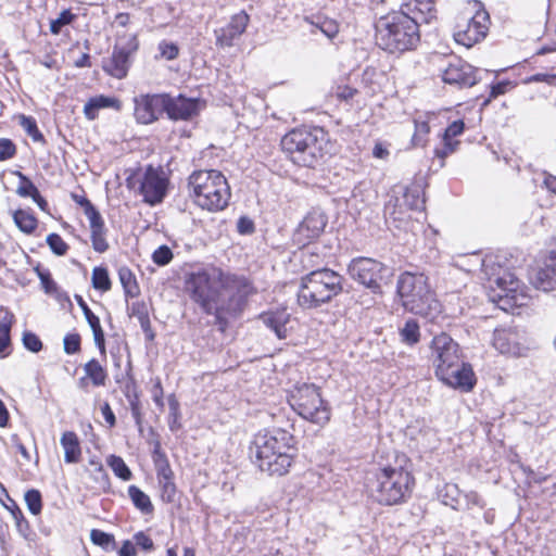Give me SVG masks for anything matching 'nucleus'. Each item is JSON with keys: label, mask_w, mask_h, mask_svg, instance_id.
Returning <instances> with one entry per match:
<instances>
[{"label": "nucleus", "mask_w": 556, "mask_h": 556, "mask_svg": "<svg viewBox=\"0 0 556 556\" xmlns=\"http://www.w3.org/2000/svg\"><path fill=\"white\" fill-rule=\"evenodd\" d=\"M293 435L280 428L264 429L255 434L251 453L261 471L269 476L286 475L294 456Z\"/></svg>", "instance_id": "nucleus-1"}, {"label": "nucleus", "mask_w": 556, "mask_h": 556, "mask_svg": "<svg viewBox=\"0 0 556 556\" xmlns=\"http://www.w3.org/2000/svg\"><path fill=\"white\" fill-rule=\"evenodd\" d=\"M404 455L395 456L393 462L379 463L369 489L375 500L382 505H396L409 497L414 477L405 468Z\"/></svg>", "instance_id": "nucleus-2"}, {"label": "nucleus", "mask_w": 556, "mask_h": 556, "mask_svg": "<svg viewBox=\"0 0 556 556\" xmlns=\"http://www.w3.org/2000/svg\"><path fill=\"white\" fill-rule=\"evenodd\" d=\"M376 43L390 53H402L417 47L419 27L401 10L381 16L375 24Z\"/></svg>", "instance_id": "nucleus-3"}, {"label": "nucleus", "mask_w": 556, "mask_h": 556, "mask_svg": "<svg viewBox=\"0 0 556 556\" xmlns=\"http://www.w3.org/2000/svg\"><path fill=\"white\" fill-rule=\"evenodd\" d=\"M188 188L193 202L210 212L223 211L231 197L226 177L216 169L193 172L188 178Z\"/></svg>", "instance_id": "nucleus-4"}, {"label": "nucleus", "mask_w": 556, "mask_h": 556, "mask_svg": "<svg viewBox=\"0 0 556 556\" xmlns=\"http://www.w3.org/2000/svg\"><path fill=\"white\" fill-rule=\"evenodd\" d=\"M402 305L408 312L433 320L441 313V305L435 299L424 274L405 271L400 275L396 285Z\"/></svg>", "instance_id": "nucleus-5"}, {"label": "nucleus", "mask_w": 556, "mask_h": 556, "mask_svg": "<svg viewBox=\"0 0 556 556\" xmlns=\"http://www.w3.org/2000/svg\"><path fill=\"white\" fill-rule=\"evenodd\" d=\"M222 269L215 266L201 268L187 275L185 289L190 299L195 302L204 313L215 315L223 319Z\"/></svg>", "instance_id": "nucleus-6"}, {"label": "nucleus", "mask_w": 556, "mask_h": 556, "mask_svg": "<svg viewBox=\"0 0 556 556\" xmlns=\"http://www.w3.org/2000/svg\"><path fill=\"white\" fill-rule=\"evenodd\" d=\"M343 277L329 268L313 270L301 278L298 303L303 308H316L341 293Z\"/></svg>", "instance_id": "nucleus-7"}, {"label": "nucleus", "mask_w": 556, "mask_h": 556, "mask_svg": "<svg viewBox=\"0 0 556 556\" xmlns=\"http://www.w3.org/2000/svg\"><path fill=\"white\" fill-rule=\"evenodd\" d=\"M325 144L326 135L320 128H296L281 139V148L292 162L306 167H314L323 160Z\"/></svg>", "instance_id": "nucleus-8"}, {"label": "nucleus", "mask_w": 556, "mask_h": 556, "mask_svg": "<svg viewBox=\"0 0 556 556\" xmlns=\"http://www.w3.org/2000/svg\"><path fill=\"white\" fill-rule=\"evenodd\" d=\"M289 403L292 409L303 419L325 426L331 417V407L323 399L320 388L313 383L295 386L289 395Z\"/></svg>", "instance_id": "nucleus-9"}, {"label": "nucleus", "mask_w": 556, "mask_h": 556, "mask_svg": "<svg viewBox=\"0 0 556 556\" xmlns=\"http://www.w3.org/2000/svg\"><path fill=\"white\" fill-rule=\"evenodd\" d=\"M490 300L503 311L526 306L530 300L528 288L515 276L503 270L489 277Z\"/></svg>", "instance_id": "nucleus-10"}, {"label": "nucleus", "mask_w": 556, "mask_h": 556, "mask_svg": "<svg viewBox=\"0 0 556 556\" xmlns=\"http://www.w3.org/2000/svg\"><path fill=\"white\" fill-rule=\"evenodd\" d=\"M126 182L129 189L137 190L142 195L143 201L150 205L161 203L166 195L168 187V178L163 169L151 165L147 166L138 178L130 177Z\"/></svg>", "instance_id": "nucleus-11"}, {"label": "nucleus", "mask_w": 556, "mask_h": 556, "mask_svg": "<svg viewBox=\"0 0 556 556\" xmlns=\"http://www.w3.org/2000/svg\"><path fill=\"white\" fill-rule=\"evenodd\" d=\"M220 293L223 316L235 315L240 312L247 298L254 293V288L244 276H238L222 270Z\"/></svg>", "instance_id": "nucleus-12"}, {"label": "nucleus", "mask_w": 556, "mask_h": 556, "mask_svg": "<svg viewBox=\"0 0 556 556\" xmlns=\"http://www.w3.org/2000/svg\"><path fill=\"white\" fill-rule=\"evenodd\" d=\"M348 271L354 280H357L374 293H380L381 282L390 275L389 267L367 257L354 258L350 263Z\"/></svg>", "instance_id": "nucleus-13"}, {"label": "nucleus", "mask_w": 556, "mask_h": 556, "mask_svg": "<svg viewBox=\"0 0 556 556\" xmlns=\"http://www.w3.org/2000/svg\"><path fill=\"white\" fill-rule=\"evenodd\" d=\"M430 350L435 375L442 372L444 369H447L462 359L458 343L445 332H442L432 339Z\"/></svg>", "instance_id": "nucleus-14"}, {"label": "nucleus", "mask_w": 556, "mask_h": 556, "mask_svg": "<svg viewBox=\"0 0 556 556\" xmlns=\"http://www.w3.org/2000/svg\"><path fill=\"white\" fill-rule=\"evenodd\" d=\"M425 206V198L419 185H412L403 190L402 197L390 199L384 206L386 215L393 220H403L408 210H422Z\"/></svg>", "instance_id": "nucleus-15"}, {"label": "nucleus", "mask_w": 556, "mask_h": 556, "mask_svg": "<svg viewBox=\"0 0 556 556\" xmlns=\"http://www.w3.org/2000/svg\"><path fill=\"white\" fill-rule=\"evenodd\" d=\"M477 70L464 60L452 56L447 65L441 70V76L445 84L459 88L472 87L477 84Z\"/></svg>", "instance_id": "nucleus-16"}, {"label": "nucleus", "mask_w": 556, "mask_h": 556, "mask_svg": "<svg viewBox=\"0 0 556 556\" xmlns=\"http://www.w3.org/2000/svg\"><path fill=\"white\" fill-rule=\"evenodd\" d=\"M489 14L486 11H477L476 14L466 22L463 27L457 25V30L454 34L455 40L465 46L471 47L479 42L486 36Z\"/></svg>", "instance_id": "nucleus-17"}, {"label": "nucleus", "mask_w": 556, "mask_h": 556, "mask_svg": "<svg viewBox=\"0 0 556 556\" xmlns=\"http://www.w3.org/2000/svg\"><path fill=\"white\" fill-rule=\"evenodd\" d=\"M435 376L444 384L463 392L471 391L476 384V377L471 366L463 362V359Z\"/></svg>", "instance_id": "nucleus-18"}, {"label": "nucleus", "mask_w": 556, "mask_h": 556, "mask_svg": "<svg viewBox=\"0 0 556 556\" xmlns=\"http://www.w3.org/2000/svg\"><path fill=\"white\" fill-rule=\"evenodd\" d=\"M204 103L197 98L182 94L170 97L165 93V112L172 121H190L203 109Z\"/></svg>", "instance_id": "nucleus-19"}, {"label": "nucleus", "mask_w": 556, "mask_h": 556, "mask_svg": "<svg viewBox=\"0 0 556 556\" xmlns=\"http://www.w3.org/2000/svg\"><path fill=\"white\" fill-rule=\"evenodd\" d=\"M135 118L142 125L152 124L165 112V93L140 94L134 99Z\"/></svg>", "instance_id": "nucleus-20"}, {"label": "nucleus", "mask_w": 556, "mask_h": 556, "mask_svg": "<svg viewBox=\"0 0 556 556\" xmlns=\"http://www.w3.org/2000/svg\"><path fill=\"white\" fill-rule=\"evenodd\" d=\"M493 346L502 354L522 356L527 350L523 334L517 328L494 330Z\"/></svg>", "instance_id": "nucleus-21"}, {"label": "nucleus", "mask_w": 556, "mask_h": 556, "mask_svg": "<svg viewBox=\"0 0 556 556\" xmlns=\"http://www.w3.org/2000/svg\"><path fill=\"white\" fill-rule=\"evenodd\" d=\"M530 279L535 289L545 292L556 289V250H551L538 264Z\"/></svg>", "instance_id": "nucleus-22"}, {"label": "nucleus", "mask_w": 556, "mask_h": 556, "mask_svg": "<svg viewBox=\"0 0 556 556\" xmlns=\"http://www.w3.org/2000/svg\"><path fill=\"white\" fill-rule=\"evenodd\" d=\"M135 50V46L115 45L112 55L103 62L104 72L117 79L125 78L131 65V55Z\"/></svg>", "instance_id": "nucleus-23"}, {"label": "nucleus", "mask_w": 556, "mask_h": 556, "mask_svg": "<svg viewBox=\"0 0 556 556\" xmlns=\"http://www.w3.org/2000/svg\"><path fill=\"white\" fill-rule=\"evenodd\" d=\"M249 20L244 11L233 14L227 25L215 30L216 45L223 48L231 47L233 41L244 33Z\"/></svg>", "instance_id": "nucleus-24"}, {"label": "nucleus", "mask_w": 556, "mask_h": 556, "mask_svg": "<svg viewBox=\"0 0 556 556\" xmlns=\"http://www.w3.org/2000/svg\"><path fill=\"white\" fill-rule=\"evenodd\" d=\"M400 10L410 16L418 27L422 23H430L437 16L434 0H402Z\"/></svg>", "instance_id": "nucleus-25"}, {"label": "nucleus", "mask_w": 556, "mask_h": 556, "mask_svg": "<svg viewBox=\"0 0 556 556\" xmlns=\"http://www.w3.org/2000/svg\"><path fill=\"white\" fill-rule=\"evenodd\" d=\"M327 219L324 214L312 212L307 214L298 227V236L312 240L317 238L325 229Z\"/></svg>", "instance_id": "nucleus-26"}, {"label": "nucleus", "mask_w": 556, "mask_h": 556, "mask_svg": "<svg viewBox=\"0 0 556 556\" xmlns=\"http://www.w3.org/2000/svg\"><path fill=\"white\" fill-rule=\"evenodd\" d=\"M265 326L270 328L279 339L287 338V325L290 321V314L286 308L266 312L260 315Z\"/></svg>", "instance_id": "nucleus-27"}, {"label": "nucleus", "mask_w": 556, "mask_h": 556, "mask_svg": "<svg viewBox=\"0 0 556 556\" xmlns=\"http://www.w3.org/2000/svg\"><path fill=\"white\" fill-rule=\"evenodd\" d=\"M90 226V239L92 248L98 253H104L109 249L106 241V228L100 213L88 218Z\"/></svg>", "instance_id": "nucleus-28"}, {"label": "nucleus", "mask_w": 556, "mask_h": 556, "mask_svg": "<svg viewBox=\"0 0 556 556\" xmlns=\"http://www.w3.org/2000/svg\"><path fill=\"white\" fill-rule=\"evenodd\" d=\"M464 122L460 119L454 121L451 125H448L443 135V148L435 150V155L438 157L444 159L456 150L459 141H454L453 138L460 135L464 131Z\"/></svg>", "instance_id": "nucleus-29"}, {"label": "nucleus", "mask_w": 556, "mask_h": 556, "mask_svg": "<svg viewBox=\"0 0 556 556\" xmlns=\"http://www.w3.org/2000/svg\"><path fill=\"white\" fill-rule=\"evenodd\" d=\"M157 480L162 500L166 503H173L176 498L177 489L173 481V471L167 463L159 467Z\"/></svg>", "instance_id": "nucleus-30"}, {"label": "nucleus", "mask_w": 556, "mask_h": 556, "mask_svg": "<svg viewBox=\"0 0 556 556\" xmlns=\"http://www.w3.org/2000/svg\"><path fill=\"white\" fill-rule=\"evenodd\" d=\"M78 303L84 312V315L92 330L93 340L102 355L105 354V338L104 332L100 324V319L96 316L89 306L84 302L81 298L78 299Z\"/></svg>", "instance_id": "nucleus-31"}, {"label": "nucleus", "mask_w": 556, "mask_h": 556, "mask_svg": "<svg viewBox=\"0 0 556 556\" xmlns=\"http://www.w3.org/2000/svg\"><path fill=\"white\" fill-rule=\"evenodd\" d=\"M61 445L64 450V460L67 464L78 463L81 456L80 442L73 431H65L61 437Z\"/></svg>", "instance_id": "nucleus-32"}, {"label": "nucleus", "mask_w": 556, "mask_h": 556, "mask_svg": "<svg viewBox=\"0 0 556 556\" xmlns=\"http://www.w3.org/2000/svg\"><path fill=\"white\" fill-rule=\"evenodd\" d=\"M105 108L119 109V101L116 98L103 94L90 98L84 106V114L87 119L93 121L97 118L99 110Z\"/></svg>", "instance_id": "nucleus-33"}, {"label": "nucleus", "mask_w": 556, "mask_h": 556, "mask_svg": "<svg viewBox=\"0 0 556 556\" xmlns=\"http://www.w3.org/2000/svg\"><path fill=\"white\" fill-rule=\"evenodd\" d=\"M118 278L123 286L125 295L127 298H136L140 294V288L138 286L136 276L126 266H122L118 269Z\"/></svg>", "instance_id": "nucleus-34"}, {"label": "nucleus", "mask_w": 556, "mask_h": 556, "mask_svg": "<svg viewBox=\"0 0 556 556\" xmlns=\"http://www.w3.org/2000/svg\"><path fill=\"white\" fill-rule=\"evenodd\" d=\"M128 495L137 509L142 514L149 515L154 510L153 504L150 497L136 485L128 488Z\"/></svg>", "instance_id": "nucleus-35"}, {"label": "nucleus", "mask_w": 556, "mask_h": 556, "mask_svg": "<svg viewBox=\"0 0 556 556\" xmlns=\"http://www.w3.org/2000/svg\"><path fill=\"white\" fill-rule=\"evenodd\" d=\"M401 341L407 345H414L420 340V327L419 324L409 318L405 321L404 326L400 328Z\"/></svg>", "instance_id": "nucleus-36"}, {"label": "nucleus", "mask_w": 556, "mask_h": 556, "mask_svg": "<svg viewBox=\"0 0 556 556\" xmlns=\"http://www.w3.org/2000/svg\"><path fill=\"white\" fill-rule=\"evenodd\" d=\"M84 370L86 376L91 379L93 386L101 387L105 384L106 371L97 359L92 358L85 364Z\"/></svg>", "instance_id": "nucleus-37"}, {"label": "nucleus", "mask_w": 556, "mask_h": 556, "mask_svg": "<svg viewBox=\"0 0 556 556\" xmlns=\"http://www.w3.org/2000/svg\"><path fill=\"white\" fill-rule=\"evenodd\" d=\"M13 220L16 227L25 232L31 233L37 228V219L36 217L25 210H17L13 214Z\"/></svg>", "instance_id": "nucleus-38"}, {"label": "nucleus", "mask_w": 556, "mask_h": 556, "mask_svg": "<svg viewBox=\"0 0 556 556\" xmlns=\"http://www.w3.org/2000/svg\"><path fill=\"white\" fill-rule=\"evenodd\" d=\"M167 403L169 408L168 427L170 431L175 432L181 428V424L179 421L181 418L180 405L175 394L168 395Z\"/></svg>", "instance_id": "nucleus-39"}, {"label": "nucleus", "mask_w": 556, "mask_h": 556, "mask_svg": "<svg viewBox=\"0 0 556 556\" xmlns=\"http://www.w3.org/2000/svg\"><path fill=\"white\" fill-rule=\"evenodd\" d=\"M91 281L92 287L102 292L109 291L112 287L109 271L105 267H94L92 270Z\"/></svg>", "instance_id": "nucleus-40"}, {"label": "nucleus", "mask_w": 556, "mask_h": 556, "mask_svg": "<svg viewBox=\"0 0 556 556\" xmlns=\"http://www.w3.org/2000/svg\"><path fill=\"white\" fill-rule=\"evenodd\" d=\"M440 496L444 505L458 509L460 490L454 483H446L441 490Z\"/></svg>", "instance_id": "nucleus-41"}, {"label": "nucleus", "mask_w": 556, "mask_h": 556, "mask_svg": "<svg viewBox=\"0 0 556 556\" xmlns=\"http://www.w3.org/2000/svg\"><path fill=\"white\" fill-rule=\"evenodd\" d=\"M87 470L100 485L105 486L109 483L108 473L104 470L103 464L99 458H90L88 462Z\"/></svg>", "instance_id": "nucleus-42"}, {"label": "nucleus", "mask_w": 556, "mask_h": 556, "mask_svg": "<svg viewBox=\"0 0 556 556\" xmlns=\"http://www.w3.org/2000/svg\"><path fill=\"white\" fill-rule=\"evenodd\" d=\"M90 540L93 544L99 545L106 551L115 548L114 535L101 530L92 529L90 531Z\"/></svg>", "instance_id": "nucleus-43"}, {"label": "nucleus", "mask_w": 556, "mask_h": 556, "mask_svg": "<svg viewBox=\"0 0 556 556\" xmlns=\"http://www.w3.org/2000/svg\"><path fill=\"white\" fill-rule=\"evenodd\" d=\"M109 466L112 468L113 472L124 481H128L131 478V471L128 466L125 464L124 459L119 456L111 455L109 457Z\"/></svg>", "instance_id": "nucleus-44"}, {"label": "nucleus", "mask_w": 556, "mask_h": 556, "mask_svg": "<svg viewBox=\"0 0 556 556\" xmlns=\"http://www.w3.org/2000/svg\"><path fill=\"white\" fill-rule=\"evenodd\" d=\"M20 185L17 186L16 193L23 198H34L38 195V189L34 182L22 173H17Z\"/></svg>", "instance_id": "nucleus-45"}, {"label": "nucleus", "mask_w": 556, "mask_h": 556, "mask_svg": "<svg viewBox=\"0 0 556 556\" xmlns=\"http://www.w3.org/2000/svg\"><path fill=\"white\" fill-rule=\"evenodd\" d=\"M24 500L26 502L28 510L33 515H39L42 508V501H41V494L38 490L31 489L28 490L25 495Z\"/></svg>", "instance_id": "nucleus-46"}, {"label": "nucleus", "mask_w": 556, "mask_h": 556, "mask_svg": "<svg viewBox=\"0 0 556 556\" xmlns=\"http://www.w3.org/2000/svg\"><path fill=\"white\" fill-rule=\"evenodd\" d=\"M47 244L49 245V248L51 249V251L59 255V256H62V255H65L67 250H68V245L67 243L62 239V237L58 233H50L48 237H47Z\"/></svg>", "instance_id": "nucleus-47"}, {"label": "nucleus", "mask_w": 556, "mask_h": 556, "mask_svg": "<svg viewBox=\"0 0 556 556\" xmlns=\"http://www.w3.org/2000/svg\"><path fill=\"white\" fill-rule=\"evenodd\" d=\"M41 286L47 294H56L58 293V286L55 281L51 278V275L48 270H40L39 266L35 268Z\"/></svg>", "instance_id": "nucleus-48"}, {"label": "nucleus", "mask_w": 556, "mask_h": 556, "mask_svg": "<svg viewBox=\"0 0 556 556\" xmlns=\"http://www.w3.org/2000/svg\"><path fill=\"white\" fill-rule=\"evenodd\" d=\"M74 18V14L71 11L64 10L60 13L59 17L52 20L50 23V30L52 34L58 35L61 33L63 26L70 24Z\"/></svg>", "instance_id": "nucleus-49"}, {"label": "nucleus", "mask_w": 556, "mask_h": 556, "mask_svg": "<svg viewBox=\"0 0 556 556\" xmlns=\"http://www.w3.org/2000/svg\"><path fill=\"white\" fill-rule=\"evenodd\" d=\"M12 317L13 316H10L9 318L4 317L0 320V353H2L10 344Z\"/></svg>", "instance_id": "nucleus-50"}, {"label": "nucleus", "mask_w": 556, "mask_h": 556, "mask_svg": "<svg viewBox=\"0 0 556 556\" xmlns=\"http://www.w3.org/2000/svg\"><path fill=\"white\" fill-rule=\"evenodd\" d=\"M173 258V252L167 245L159 247L152 254L153 262L159 266L167 265Z\"/></svg>", "instance_id": "nucleus-51"}, {"label": "nucleus", "mask_w": 556, "mask_h": 556, "mask_svg": "<svg viewBox=\"0 0 556 556\" xmlns=\"http://www.w3.org/2000/svg\"><path fill=\"white\" fill-rule=\"evenodd\" d=\"M22 341L24 346L30 352L37 353L42 349L41 340L34 332L25 331Z\"/></svg>", "instance_id": "nucleus-52"}, {"label": "nucleus", "mask_w": 556, "mask_h": 556, "mask_svg": "<svg viewBox=\"0 0 556 556\" xmlns=\"http://www.w3.org/2000/svg\"><path fill=\"white\" fill-rule=\"evenodd\" d=\"M64 352L75 354L80 350V337L78 333H68L64 337Z\"/></svg>", "instance_id": "nucleus-53"}, {"label": "nucleus", "mask_w": 556, "mask_h": 556, "mask_svg": "<svg viewBox=\"0 0 556 556\" xmlns=\"http://www.w3.org/2000/svg\"><path fill=\"white\" fill-rule=\"evenodd\" d=\"M430 131L428 122L415 121V134L413 136V142L415 146L424 144V137Z\"/></svg>", "instance_id": "nucleus-54"}, {"label": "nucleus", "mask_w": 556, "mask_h": 556, "mask_svg": "<svg viewBox=\"0 0 556 556\" xmlns=\"http://www.w3.org/2000/svg\"><path fill=\"white\" fill-rule=\"evenodd\" d=\"M73 201L84 208L87 218L99 213L94 205L84 195L72 193Z\"/></svg>", "instance_id": "nucleus-55"}, {"label": "nucleus", "mask_w": 556, "mask_h": 556, "mask_svg": "<svg viewBox=\"0 0 556 556\" xmlns=\"http://www.w3.org/2000/svg\"><path fill=\"white\" fill-rule=\"evenodd\" d=\"M22 126L26 130V132L35 140L42 141L43 136L39 131L37 124L34 118L23 116Z\"/></svg>", "instance_id": "nucleus-56"}, {"label": "nucleus", "mask_w": 556, "mask_h": 556, "mask_svg": "<svg viewBox=\"0 0 556 556\" xmlns=\"http://www.w3.org/2000/svg\"><path fill=\"white\" fill-rule=\"evenodd\" d=\"M15 153V144L10 139H0V161L12 159Z\"/></svg>", "instance_id": "nucleus-57"}, {"label": "nucleus", "mask_w": 556, "mask_h": 556, "mask_svg": "<svg viewBox=\"0 0 556 556\" xmlns=\"http://www.w3.org/2000/svg\"><path fill=\"white\" fill-rule=\"evenodd\" d=\"M135 545L139 546L146 552H150L154 548L152 539L147 535L143 531H139L134 535Z\"/></svg>", "instance_id": "nucleus-58"}, {"label": "nucleus", "mask_w": 556, "mask_h": 556, "mask_svg": "<svg viewBox=\"0 0 556 556\" xmlns=\"http://www.w3.org/2000/svg\"><path fill=\"white\" fill-rule=\"evenodd\" d=\"M528 83H546L549 86H556V74L538 73L527 79Z\"/></svg>", "instance_id": "nucleus-59"}, {"label": "nucleus", "mask_w": 556, "mask_h": 556, "mask_svg": "<svg viewBox=\"0 0 556 556\" xmlns=\"http://www.w3.org/2000/svg\"><path fill=\"white\" fill-rule=\"evenodd\" d=\"M357 93L355 88L349 86H338L336 88V97L340 100L349 101Z\"/></svg>", "instance_id": "nucleus-60"}, {"label": "nucleus", "mask_w": 556, "mask_h": 556, "mask_svg": "<svg viewBox=\"0 0 556 556\" xmlns=\"http://www.w3.org/2000/svg\"><path fill=\"white\" fill-rule=\"evenodd\" d=\"M152 397L156 406L162 410L164 408V400H163V388L161 381L157 379L156 383L152 389Z\"/></svg>", "instance_id": "nucleus-61"}, {"label": "nucleus", "mask_w": 556, "mask_h": 556, "mask_svg": "<svg viewBox=\"0 0 556 556\" xmlns=\"http://www.w3.org/2000/svg\"><path fill=\"white\" fill-rule=\"evenodd\" d=\"M238 231L242 235H249L254 231V224L248 217H240L237 224Z\"/></svg>", "instance_id": "nucleus-62"}, {"label": "nucleus", "mask_w": 556, "mask_h": 556, "mask_svg": "<svg viewBox=\"0 0 556 556\" xmlns=\"http://www.w3.org/2000/svg\"><path fill=\"white\" fill-rule=\"evenodd\" d=\"M160 50L162 52V55L165 56L167 60H173L178 55V48L173 43L162 42L160 45Z\"/></svg>", "instance_id": "nucleus-63"}, {"label": "nucleus", "mask_w": 556, "mask_h": 556, "mask_svg": "<svg viewBox=\"0 0 556 556\" xmlns=\"http://www.w3.org/2000/svg\"><path fill=\"white\" fill-rule=\"evenodd\" d=\"M119 556H137V549L135 542L132 543L129 540L123 542L122 547L118 551Z\"/></svg>", "instance_id": "nucleus-64"}]
</instances>
